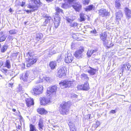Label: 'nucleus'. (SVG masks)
<instances>
[{"instance_id": "f257e3e1", "label": "nucleus", "mask_w": 131, "mask_h": 131, "mask_svg": "<svg viewBox=\"0 0 131 131\" xmlns=\"http://www.w3.org/2000/svg\"><path fill=\"white\" fill-rule=\"evenodd\" d=\"M70 105L68 102H63L60 105L59 111L60 114L63 115H67L69 113Z\"/></svg>"}, {"instance_id": "f03ea898", "label": "nucleus", "mask_w": 131, "mask_h": 131, "mask_svg": "<svg viewBox=\"0 0 131 131\" xmlns=\"http://www.w3.org/2000/svg\"><path fill=\"white\" fill-rule=\"evenodd\" d=\"M76 83V81L74 80H66L60 83L59 84L62 88H65L74 86L75 85Z\"/></svg>"}, {"instance_id": "7ed1b4c3", "label": "nucleus", "mask_w": 131, "mask_h": 131, "mask_svg": "<svg viewBox=\"0 0 131 131\" xmlns=\"http://www.w3.org/2000/svg\"><path fill=\"white\" fill-rule=\"evenodd\" d=\"M43 91V87L41 85L36 86L33 88L32 93L35 95H39L41 94Z\"/></svg>"}, {"instance_id": "20e7f679", "label": "nucleus", "mask_w": 131, "mask_h": 131, "mask_svg": "<svg viewBox=\"0 0 131 131\" xmlns=\"http://www.w3.org/2000/svg\"><path fill=\"white\" fill-rule=\"evenodd\" d=\"M66 70V68L65 67H60L58 69L57 72L58 76L59 78H61L66 75L65 71Z\"/></svg>"}, {"instance_id": "39448f33", "label": "nucleus", "mask_w": 131, "mask_h": 131, "mask_svg": "<svg viewBox=\"0 0 131 131\" xmlns=\"http://www.w3.org/2000/svg\"><path fill=\"white\" fill-rule=\"evenodd\" d=\"M73 60V57L72 54L70 53L67 52L65 56L64 61L67 63H69L72 62Z\"/></svg>"}, {"instance_id": "423d86ee", "label": "nucleus", "mask_w": 131, "mask_h": 131, "mask_svg": "<svg viewBox=\"0 0 131 131\" xmlns=\"http://www.w3.org/2000/svg\"><path fill=\"white\" fill-rule=\"evenodd\" d=\"M107 36L106 33L105 32L102 33L100 35V39L103 41V44L107 46L108 41V40L106 39Z\"/></svg>"}, {"instance_id": "0eeeda50", "label": "nucleus", "mask_w": 131, "mask_h": 131, "mask_svg": "<svg viewBox=\"0 0 131 131\" xmlns=\"http://www.w3.org/2000/svg\"><path fill=\"white\" fill-rule=\"evenodd\" d=\"M57 87L56 86H53L49 88L47 91V93L48 95L51 94H55L57 90Z\"/></svg>"}, {"instance_id": "6e6552de", "label": "nucleus", "mask_w": 131, "mask_h": 131, "mask_svg": "<svg viewBox=\"0 0 131 131\" xmlns=\"http://www.w3.org/2000/svg\"><path fill=\"white\" fill-rule=\"evenodd\" d=\"M78 89L79 90H82L87 91L89 90L90 88L88 82L85 83L84 84L78 85L77 86Z\"/></svg>"}, {"instance_id": "1a4fd4ad", "label": "nucleus", "mask_w": 131, "mask_h": 131, "mask_svg": "<svg viewBox=\"0 0 131 131\" xmlns=\"http://www.w3.org/2000/svg\"><path fill=\"white\" fill-rule=\"evenodd\" d=\"M99 14L100 15L104 17L109 15L110 12L105 9H102L99 11Z\"/></svg>"}, {"instance_id": "9d476101", "label": "nucleus", "mask_w": 131, "mask_h": 131, "mask_svg": "<svg viewBox=\"0 0 131 131\" xmlns=\"http://www.w3.org/2000/svg\"><path fill=\"white\" fill-rule=\"evenodd\" d=\"M37 60V59L36 58H29L27 64V67H30L31 66L36 62Z\"/></svg>"}, {"instance_id": "9b49d317", "label": "nucleus", "mask_w": 131, "mask_h": 131, "mask_svg": "<svg viewBox=\"0 0 131 131\" xmlns=\"http://www.w3.org/2000/svg\"><path fill=\"white\" fill-rule=\"evenodd\" d=\"M88 67L87 69H84V71L86 72H88L91 75H94L95 74L96 71V70L90 67Z\"/></svg>"}, {"instance_id": "f8f14e48", "label": "nucleus", "mask_w": 131, "mask_h": 131, "mask_svg": "<svg viewBox=\"0 0 131 131\" xmlns=\"http://www.w3.org/2000/svg\"><path fill=\"white\" fill-rule=\"evenodd\" d=\"M40 101V103L42 105H45L46 104L50 103L51 102L49 99L45 97L41 98Z\"/></svg>"}, {"instance_id": "ddd939ff", "label": "nucleus", "mask_w": 131, "mask_h": 131, "mask_svg": "<svg viewBox=\"0 0 131 131\" xmlns=\"http://www.w3.org/2000/svg\"><path fill=\"white\" fill-rule=\"evenodd\" d=\"M126 18L128 20L131 18V10L125 8L124 10Z\"/></svg>"}, {"instance_id": "4468645a", "label": "nucleus", "mask_w": 131, "mask_h": 131, "mask_svg": "<svg viewBox=\"0 0 131 131\" xmlns=\"http://www.w3.org/2000/svg\"><path fill=\"white\" fill-rule=\"evenodd\" d=\"M38 125V129L39 130L42 131L44 127V124L43 120L41 118H40L39 121Z\"/></svg>"}, {"instance_id": "2eb2a0df", "label": "nucleus", "mask_w": 131, "mask_h": 131, "mask_svg": "<svg viewBox=\"0 0 131 131\" xmlns=\"http://www.w3.org/2000/svg\"><path fill=\"white\" fill-rule=\"evenodd\" d=\"M84 50L83 49L77 51L74 54L75 57L78 58H79L81 57L82 55V52Z\"/></svg>"}, {"instance_id": "dca6fc26", "label": "nucleus", "mask_w": 131, "mask_h": 131, "mask_svg": "<svg viewBox=\"0 0 131 131\" xmlns=\"http://www.w3.org/2000/svg\"><path fill=\"white\" fill-rule=\"evenodd\" d=\"M25 101L26 104L28 107H29L34 104V101L32 99L30 98H26V99Z\"/></svg>"}, {"instance_id": "f3484780", "label": "nucleus", "mask_w": 131, "mask_h": 131, "mask_svg": "<svg viewBox=\"0 0 131 131\" xmlns=\"http://www.w3.org/2000/svg\"><path fill=\"white\" fill-rule=\"evenodd\" d=\"M43 18L45 19V21L43 23V26H45L49 22L51 18L47 15H46L45 16H43Z\"/></svg>"}, {"instance_id": "a211bd4d", "label": "nucleus", "mask_w": 131, "mask_h": 131, "mask_svg": "<svg viewBox=\"0 0 131 131\" xmlns=\"http://www.w3.org/2000/svg\"><path fill=\"white\" fill-rule=\"evenodd\" d=\"M72 6L76 11L79 12L82 8L81 5L80 4L76 3L72 5Z\"/></svg>"}, {"instance_id": "6ab92c4d", "label": "nucleus", "mask_w": 131, "mask_h": 131, "mask_svg": "<svg viewBox=\"0 0 131 131\" xmlns=\"http://www.w3.org/2000/svg\"><path fill=\"white\" fill-rule=\"evenodd\" d=\"M54 24L55 27L56 28H57L58 27L59 25L60 19L59 17H56L54 18Z\"/></svg>"}, {"instance_id": "aec40b11", "label": "nucleus", "mask_w": 131, "mask_h": 131, "mask_svg": "<svg viewBox=\"0 0 131 131\" xmlns=\"http://www.w3.org/2000/svg\"><path fill=\"white\" fill-rule=\"evenodd\" d=\"M3 67L10 69L11 67L10 60L6 59V61L3 63Z\"/></svg>"}, {"instance_id": "412c9836", "label": "nucleus", "mask_w": 131, "mask_h": 131, "mask_svg": "<svg viewBox=\"0 0 131 131\" xmlns=\"http://www.w3.org/2000/svg\"><path fill=\"white\" fill-rule=\"evenodd\" d=\"M115 15L116 19L117 20H120L123 16L122 12L121 10H119L118 12H116L115 13Z\"/></svg>"}, {"instance_id": "4be33fe9", "label": "nucleus", "mask_w": 131, "mask_h": 131, "mask_svg": "<svg viewBox=\"0 0 131 131\" xmlns=\"http://www.w3.org/2000/svg\"><path fill=\"white\" fill-rule=\"evenodd\" d=\"M31 74V73L30 72L27 71L26 72L22 78V80L24 81H27L28 77Z\"/></svg>"}, {"instance_id": "5701e85b", "label": "nucleus", "mask_w": 131, "mask_h": 131, "mask_svg": "<svg viewBox=\"0 0 131 131\" xmlns=\"http://www.w3.org/2000/svg\"><path fill=\"white\" fill-rule=\"evenodd\" d=\"M40 79L39 81H37L36 82V83L37 84L40 82H43L45 81L48 82L49 81L50 78H49L45 77H43L42 79H41V77H40Z\"/></svg>"}, {"instance_id": "b1692460", "label": "nucleus", "mask_w": 131, "mask_h": 131, "mask_svg": "<svg viewBox=\"0 0 131 131\" xmlns=\"http://www.w3.org/2000/svg\"><path fill=\"white\" fill-rule=\"evenodd\" d=\"M55 10L56 17H58V15L60 14H63V10L59 7H56Z\"/></svg>"}, {"instance_id": "393cba45", "label": "nucleus", "mask_w": 131, "mask_h": 131, "mask_svg": "<svg viewBox=\"0 0 131 131\" xmlns=\"http://www.w3.org/2000/svg\"><path fill=\"white\" fill-rule=\"evenodd\" d=\"M56 66V62L55 61H51L49 64V66L52 70L55 69Z\"/></svg>"}, {"instance_id": "a878e982", "label": "nucleus", "mask_w": 131, "mask_h": 131, "mask_svg": "<svg viewBox=\"0 0 131 131\" xmlns=\"http://www.w3.org/2000/svg\"><path fill=\"white\" fill-rule=\"evenodd\" d=\"M81 79L82 80L86 81V82L89 80V78L87 74L85 73H82L81 75Z\"/></svg>"}, {"instance_id": "bb28decb", "label": "nucleus", "mask_w": 131, "mask_h": 131, "mask_svg": "<svg viewBox=\"0 0 131 131\" xmlns=\"http://www.w3.org/2000/svg\"><path fill=\"white\" fill-rule=\"evenodd\" d=\"M43 35L42 34L40 33L37 34L36 36V39L38 41H41L40 40H42Z\"/></svg>"}, {"instance_id": "cd10ccee", "label": "nucleus", "mask_w": 131, "mask_h": 131, "mask_svg": "<svg viewBox=\"0 0 131 131\" xmlns=\"http://www.w3.org/2000/svg\"><path fill=\"white\" fill-rule=\"evenodd\" d=\"M16 90L18 93L20 92V93H23V88H22V87L21 84H19Z\"/></svg>"}, {"instance_id": "c85d7f7f", "label": "nucleus", "mask_w": 131, "mask_h": 131, "mask_svg": "<svg viewBox=\"0 0 131 131\" xmlns=\"http://www.w3.org/2000/svg\"><path fill=\"white\" fill-rule=\"evenodd\" d=\"M30 130L29 131H37V129L36 128L35 126L31 124L29 125Z\"/></svg>"}, {"instance_id": "c756f323", "label": "nucleus", "mask_w": 131, "mask_h": 131, "mask_svg": "<svg viewBox=\"0 0 131 131\" xmlns=\"http://www.w3.org/2000/svg\"><path fill=\"white\" fill-rule=\"evenodd\" d=\"M86 15L83 13H81L80 14V21H84Z\"/></svg>"}, {"instance_id": "7c9ffc66", "label": "nucleus", "mask_w": 131, "mask_h": 131, "mask_svg": "<svg viewBox=\"0 0 131 131\" xmlns=\"http://www.w3.org/2000/svg\"><path fill=\"white\" fill-rule=\"evenodd\" d=\"M96 51L95 50H89L87 53V54L88 57H90L94 52H95Z\"/></svg>"}, {"instance_id": "2f4dec72", "label": "nucleus", "mask_w": 131, "mask_h": 131, "mask_svg": "<svg viewBox=\"0 0 131 131\" xmlns=\"http://www.w3.org/2000/svg\"><path fill=\"white\" fill-rule=\"evenodd\" d=\"M94 7V6L92 5H90L85 8V10L86 11L91 10Z\"/></svg>"}, {"instance_id": "473e14b6", "label": "nucleus", "mask_w": 131, "mask_h": 131, "mask_svg": "<svg viewBox=\"0 0 131 131\" xmlns=\"http://www.w3.org/2000/svg\"><path fill=\"white\" fill-rule=\"evenodd\" d=\"M8 46L6 45H3L1 48V52H5Z\"/></svg>"}, {"instance_id": "72a5a7b5", "label": "nucleus", "mask_w": 131, "mask_h": 131, "mask_svg": "<svg viewBox=\"0 0 131 131\" xmlns=\"http://www.w3.org/2000/svg\"><path fill=\"white\" fill-rule=\"evenodd\" d=\"M69 7L70 5L67 3H66V2L65 3L62 4L61 6L62 8L66 9L68 8Z\"/></svg>"}, {"instance_id": "f704fd0d", "label": "nucleus", "mask_w": 131, "mask_h": 131, "mask_svg": "<svg viewBox=\"0 0 131 131\" xmlns=\"http://www.w3.org/2000/svg\"><path fill=\"white\" fill-rule=\"evenodd\" d=\"M29 8H32V10H26L25 11L27 13H31V12L34 11L35 10H36V9L35 8V7L34 6H30L29 7Z\"/></svg>"}, {"instance_id": "c9c22d12", "label": "nucleus", "mask_w": 131, "mask_h": 131, "mask_svg": "<svg viewBox=\"0 0 131 131\" xmlns=\"http://www.w3.org/2000/svg\"><path fill=\"white\" fill-rule=\"evenodd\" d=\"M118 0H116L115 2V7L117 9H119L121 6V4Z\"/></svg>"}, {"instance_id": "e433bc0d", "label": "nucleus", "mask_w": 131, "mask_h": 131, "mask_svg": "<svg viewBox=\"0 0 131 131\" xmlns=\"http://www.w3.org/2000/svg\"><path fill=\"white\" fill-rule=\"evenodd\" d=\"M31 2L33 3H34L36 5L38 4H39L40 3V0H31Z\"/></svg>"}, {"instance_id": "4c0bfd02", "label": "nucleus", "mask_w": 131, "mask_h": 131, "mask_svg": "<svg viewBox=\"0 0 131 131\" xmlns=\"http://www.w3.org/2000/svg\"><path fill=\"white\" fill-rule=\"evenodd\" d=\"M7 36L5 35H3L0 37V42H2L5 40Z\"/></svg>"}, {"instance_id": "58836bf2", "label": "nucleus", "mask_w": 131, "mask_h": 131, "mask_svg": "<svg viewBox=\"0 0 131 131\" xmlns=\"http://www.w3.org/2000/svg\"><path fill=\"white\" fill-rule=\"evenodd\" d=\"M100 124V122H96L95 124L93 125V127H94L95 129H96L99 126Z\"/></svg>"}, {"instance_id": "ea45409f", "label": "nucleus", "mask_w": 131, "mask_h": 131, "mask_svg": "<svg viewBox=\"0 0 131 131\" xmlns=\"http://www.w3.org/2000/svg\"><path fill=\"white\" fill-rule=\"evenodd\" d=\"M89 0H83L82 1V3L84 5H87L89 4L90 2Z\"/></svg>"}, {"instance_id": "a19ab883", "label": "nucleus", "mask_w": 131, "mask_h": 131, "mask_svg": "<svg viewBox=\"0 0 131 131\" xmlns=\"http://www.w3.org/2000/svg\"><path fill=\"white\" fill-rule=\"evenodd\" d=\"M26 55L27 57L29 58H34L33 57V54L30 52H28L26 53Z\"/></svg>"}, {"instance_id": "79ce46f5", "label": "nucleus", "mask_w": 131, "mask_h": 131, "mask_svg": "<svg viewBox=\"0 0 131 131\" xmlns=\"http://www.w3.org/2000/svg\"><path fill=\"white\" fill-rule=\"evenodd\" d=\"M78 24L75 22H73L70 25V26L74 28H75L77 26Z\"/></svg>"}, {"instance_id": "37998d69", "label": "nucleus", "mask_w": 131, "mask_h": 131, "mask_svg": "<svg viewBox=\"0 0 131 131\" xmlns=\"http://www.w3.org/2000/svg\"><path fill=\"white\" fill-rule=\"evenodd\" d=\"M64 1L66 2H67V3L69 5L70 4L73 3L74 1V0H64Z\"/></svg>"}, {"instance_id": "c03bdc74", "label": "nucleus", "mask_w": 131, "mask_h": 131, "mask_svg": "<svg viewBox=\"0 0 131 131\" xmlns=\"http://www.w3.org/2000/svg\"><path fill=\"white\" fill-rule=\"evenodd\" d=\"M17 30L15 29L11 30L9 31L10 34H16L17 32Z\"/></svg>"}, {"instance_id": "a18cd8bd", "label": "nucleus", "mask_w": 131, "mask_h": 131, "mask_svg": "<svg viewBox=\"0 0 131 131\" xmlns=\"http://www.w3.org/2000/svg\"><path fill=\"white\" fill-rule=\"evenodd\" d=\"M52 49L51 48H50V49L51 50V51L49 52L50 54L52 55L57 53V51H56L54 50H52Z\"/></svg>"}, {"instance_id": "49530a36", "label": "nucleus", "mask_w": 131, "mask_h": 131, "mask_svg": "<svg viewBox=\"0 0 131 131\" xmlns=\"http://www.w3.org/2000/svg\"><path fill=\"white\" fill-rule=\"evenodd\" d=\"M38 112L41 114H44L45 112V110L43 108H40L39 111Z\"/></svg>"}, {"instance_id": "de8ad7c7", "label": "nucleus", "mask_w": 131, "mask_h": 131, "mask_svg": "<svg viewBox=\"0 0 131 131\" xmlns=\"http://www.w3.org/2000/svg\"><path fill=\"white\" fill-rule=\"evenodd\" d=\"M70 131H76V129L74 126L70 127Z\"/></svg>"}, {"instance_id": "09e8293b", "label": "nucleus", "mask_w": 131, "mask_h": 131, "mask_svg": "<svg viewBox=\"0 0 131 131\" xmlns=\"http://www.w3.org/2000/svg\"><path fill=\"white\" fill-rule=\"evenodd\" d=\"M1 71L5 73H7L8 71V70L6 69H3L1 70Z\"/></svg>"}, {"instance_id": "8fccbe9b", "label": "nucleus", "mask_w": 131, "mask_h": 131, "mask_svg": "<svg viewBox=\"0 0 131 131\" xmlns=\"http://www.w3.org/2000/svg\"><path fill=\"white\" fill-rule=\"evenodd\" d=\"M61 59L62 58L61 57V56L60 55H59L58 57L57 61L59 62L61 60Z\"/></svg>"}, {"instance_id": "3c124183", "label": "nucleus", "mask_w": 131, "mask_h": 131, "mask_svg": "<svg viewBox=\"0 0 131 131\" xmlns=\"http://www.w3.org/2000/svg\"><path fill=\"white\" fill-rule=\"evenodd\" d=\"M127 66L126 65H123L122 67V69L124 70L125 69L127 70Z\"/></svg>"}, {"instance_id": "603ef678", "label": "nucleus", "mask_w": 131, "mask_h": 131, "mask_svg": "<svg viewBox=\"0 0 131 131\" xmlns=\"http://www.w3.org/2000/svg\"><path fill=\"white\" fill-rule=\"evenodd\" d=\"M68 124L70 128V127L74 126L73 124L71 122H70Z\"/></svg>"}, {"instance_id": "864d4df0", "label": "nucleus", "mask_w": 131, "mask_h": 131, "mask_svg": "<svg viewBox=\"0 0 131 131\" xmlns=\"http://www.w3.org/2000/svg\"><path fill=\"white\" fill-rule=\"evenodd\" d=\"M126 65L127 66L126 67L127 68V70H128L130 68L131 66L129 64V63H128Z\"/></svg>"}, {"instance_id": "5fc2aeb1", "label": "nucleus", "mask_w": 131, "mask_h": 131, "mask_svg": "<svg viewBox=\"0 0 131 131\" xmlns=\"http://www.w3.org/2000/svg\"><path fill=\"white\" fill-rule=\"evenodd\" d=\"M96 31L95 30V29H94V30L91 31V33H92L93 34H96Z\"/></svg>"}, {"instance_id": "6e6d98bb", "label": "nucleus", "mask_w": 131, "mask_h": 131, "mask_svg": "<svg viewBox=\"0 0 131 131\" xmlns=\"http://www.w3.org/2000/svg\"><path fill=\"white\" fill-rule=\"evenodd\" d=\"M116 112L115 110H111L110 112V113H111L114 114L116 113Z\"/></svg>"}, {"instance_id": "4d7b16f0", "label": "nucleus", "mask_w": 131, "mask_h": 131, "mask_svg": "<svg viewBox=\"0 0 131 131\" xmlns=\"http://www.w3.org/2000/svg\"><path fill=\"white\" fill-rule=\"evenodd\" d=\"M3 62L2 61H0V68L3 66Z\"/></svg>"}, {"instance_id": "13d9d810", "label": "nucleus", "mask_w": 131, "mask_h": 131, "mask_svg": "<svg viewBox=\"0 0 131 131\" xmlns=\"http://www.w3.org/2000/svg\"><path fill=\"white\" fill-rule=\"evenodd\" d=\"M91 114H88L87 115V117L88 119H90V117H91Z\"/></svg>"}, {"instance_id": "bf43d9fd", "label": "nucleus", "mask_w": 131, "mask_h": 131, "mask_svg": "<svg viewBox=\"0 0 131 131\" xmlns=\"http://www.w3.org/2000/svg\"><path fill=\"white\" fill-rule=\"evenodd\" d=\"M13 83H9L8 84V85L9 87H12L13 85Z\"/></svg>"}, {"instance_id": "052dcab7", "label": "nucleus", "mask_w": 131, "mask_h": 131, "mask_svg": "<svg viewBox=\"0 0 131 131\" xmlns=\"http://www.w3.org/2000/svg\"><path fill=\"white\" fill-rule=\"evenodd\" d=\"M129 113L131 114V105L129 107Z\"/></svg>"}, {"instance_id": "680f3d73", "label": "nucleus", "mask_w": 131, "mask_h": 131, "mask_svg": "<svg viewBox=\"0 0 131 131\" xmlns=\"http://www.w3.org/2000/svg\"><path fill=\"white\" fill-rule=\"evenodd\" d=\"M25 4V2H22V4L21 5V6L22 7L23 6H24V5Z\"/></svg>"}, {"instance_id": "e2e57ef3", "label": "nucleus", "mask_w": 131, "mask_h": 131, "mask_svg": "<svg viewBox=\"0 0 131 131\" xmlns=\"http://www.w3.org/2000/svg\"><path fill=\"white\" fill-rule=\"evenodd\" d=\"M67 20L69 22H71V21H72V20L69 18H68L67 19Z\"/></svg>"}, {"instance_id": "0e129e2a", "label": "nucleus", "mask_w": 131, "mask_h": 131, "mask_svg": "<svg viewBox=\"0 0 131 131\" xmlns=\"http://www.w3.org/2000/svg\"><path fill=\"white\" fill-rule=\"evenodd\" d=\"M21 128V126L19 125H18V128L19 129H20Z\"/></svg>"}, {"instance_id": "69168bd1", "label": "nucleus", "mask_w": 131, "mask_h": 131, "mask_svg": "<svg viewBox=\"0 0 131 131\" xmlns=\"http://www.w3.org/2000/svg\"><path fill=\"white\" fill-rule=\"evenodd\" d=\"M47 2H50L51 1H52L53 0H46Z\"/></svg>"}, {"instance_id": "338daca9", "label": "nucleus", "mask_w": 131, "mask_h": 131, "mask_svg": "<svg viewBox=\"0 0 131 131\" xmlns=\"http://www.w3.org/2000/svg\"><path fill=\"white\" fill-rule=\"evenodd\" d=\"M12 111L14 112H15L16 111V110L15 109L13 108L12 109Z\"/></svg>"}, {"instance_id": "774afa93", "label": "nucleus", "mask_w": 131, "mask_h": 131, "mask_svg": "<svg viewBox=\"0 0 131 131\" xmlns=\"http://www.w3.org/2000/svg\"><path fill=\"white\" fill-rule=\"evenodd\" d=\"M27 23V22H26V21H25L24 22L25 24V25Z\"/></svg>"}]
</instances>
